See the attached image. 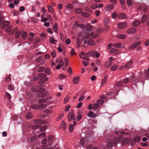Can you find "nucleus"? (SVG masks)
<instances>
[{
  "mask_svg": "<svg viewBox=\"0 0 149 149\" xmlns=\"http://www.w3.org/2000/svg\"><path fill=\"white\" fill-rule=\"evenodd\" d=\"M117 140H107V146L109 148H111L113 145L114 146L116 145V144H115L116 142H117Z\"/></svg>",
  "mask_w": 149,
  "mask_h": 149,
  "instance_id": "nucleus-1",
  "label": "nucleus"
},
{
  "mask_svg": "<svg viewBox=\"0 0 149 149\" xmlns=\"http://www.w3.org/2000/svg\"><path fill=\"white\" fill-rule=\"evenodd\" d=\"M68 120L70 121L72 119L76 120L75 117H74L73 112L72 111H70L68 115Z\"/></svg>",
  "mask_w": 149,
  "mask_h": 149,
  "instance_id": "nucleus-2",
  "label": "nucleus"
},
{
  "mask_svg": "<svg viewBox=\"0 0 149 149\" xmlns=\"http://www.w3.org/2000/svg\"><path fill=\"white\" fill-rule=\"evenodd\" d=\"M88 53V52L85 55V56H82L80 54H79V55L80 57L82 59L89 61L90 60V59L88 58V57H90L91 56H90V54Z\"/></svg>",
  "mask_w": 149,
  "mask_h": 149,
  "instance_id": "nucleus-3",
  "label": "nucleus"
},
{
  "mask_svg": "<svg viewBox=\"0 0 149 149\" xmlns=\"http://www.w3.org/2000/svg\"><path fill=\"white\" fill-rule=\"evenodd\" d=\"M90 54V56H94L95 55V57L97 58H98L100 56L99 53H97V52L94 51H91L88 52V54Z\"/></svg>",
  "mask_w": 149,
  "mask_h": 149,
  "instance_id": "nucleus-4",
  "label": "nucleus"
},
{
  "mask_svg": "<svg viewBox=\"0 0 149 149\" xmlns=\"http://www.w3.org/2000/svg\"><path fill=\"white\" fill-rule=\"evenodd\" d=\"M133 63L132 60L130 61L125 65V68L127 69H130L132 67V65Z\"/></svg>",
  "mask_w": 149,
  "mask_h": 149,
  "instance_id": "nucleus-5",
  "label": "nucleus"
},
{
  "mask_svg": "<svg viewBox=\"0 0 149 149\" xmlns=\"http://www.w3.org/2000/svg\"><path fill=\"white\" fill-rule=\"evenodd\" d=\"M121 134L119 135L118 136V140H125L124 139V138H126L125 137L126 136L128 135V134H125L124 132H122L121 133Z\"/></svg>",
  "mask_w": 149,
  "mask_h": 149,
  "instance_id": "nucleus-6",
  "label": "nucleus"
},
{
  "mask_svg": "<svg viewBox=\"0 0 149 149\" xmlns=\"http://www.w3.org/2000/svg\"><path fill=\"white\" fill-rule=\"evenodd\" d=\"M34 123L35 124L40 123L42 124H44L47 123V121H43L41 119H37L34 120Z\"/></svg>",
  "mask_w": 149,
  "mask_h": 149,
  "instance_id": "nucleus-7",
  "label": "nucleus"
},
{
  "mask_svg": "<svg viewBox=\"0 0 149 149\" xmlns=\"http://www.w3.org/2000/svg\"><path fill=\"white\" fill-rule=\"evenodd\" d=\"M141 44V42L139 41L133 43L131 46V49H133L138 46Z\"/></svg>",
  "mask_w": 149,
  "mask_h": 149,
  "instance_id": "nucleus-8",
  "label": "nucleus"
},
{
  "mask_svg": "<svg viewBox=\"0 0 149 149\" xmlns=\"http://www.w3.org/2000/svg\"><path fill=\"white\" fill-rule=\"evenodd\" d=\"M136 31V28L132 27L129 29L127 32L129 34H132L135 33Z\"/></svg>",
  "mask_w": 149,
  "mask_h": 149,
  "instance_id": "nucleus-9",
  "label": "nucleus"
},
{
  "mask_svg": "<svg viewBox=\"0 0 149 149\" xmlns=\"http://www.w3.org/2000/svg\"><path fill=\"white\" fill-rule=\"evenodd\" d=\"M126 23L125 22H122L119 24L118 25V28L120 29H123L126 27Z\"/></svg>",
  "mask_w": 149,
  "mask_h": 149,
  "instance_id": "nucleus-10",
  "label": "nucleus"
},
{
  "mask_svg": "<svg viewBox=\"0 0 149 149\" xmlns=\"http://www.w3.org/2000/svg\"><path fill=\"white\" fill-rule=\"evenodd\" d=\"M117 17L120 19H125L127 18L126 15L123 13H120L118 14Z\"/></svg>",
  "mask_w": 149,
  "mask_h": 149,
  "instance_id": "nucleus-11",
  "label": "nucleus"
},
{
  "mask_svg": "<svg viewBox=\"0 0 149 149\" xmlns=\"http://www.w3.org/2000/svg\"><path fill=\"white\" fill-rule=\"evenodd\" d=\"M112 64V62L105 61L104 63V67L106 68H109Z\"/></svg>",
  "mask_w": 149,
  "mask_h": 149,
  "instance_id": "nucleus-12",
  "label": "nucleus"
},
{
  "mask_svg": "<svg viewBox=\"0 0 149 149\" xmlns=\"http://www.w3.org/2000/svg\"><path fill=\"white\" fill-rule=\"evenodd\" d=\"M34 36V33L31 32L29 33V35L28 37V39L29 41H32L33 40V37Z\"/></svg>",
  "mask_w": 149,
  "mask_h": 149,
  "instance_id": "nucleus-13",
  "label": "nucleus"
},
{
  "mask_svg": "<svg viewBox=\"0 0 149 149\" xmlns=\"http://www.w3.org/2000/svg\"><path fill=\"white\" fill-rule=\"evenodd\" d=\"M48 80V78L47 77H44L41 78L40 79V81L39 83L40 84H43V83L46 81Z\"/></svg>",
  "mask_w": 149,
  "mask_h": 149,
  "instance_id": "nucleus-14",
  "label": "nucleus"
},
{
  "mask_svg": "<svg viewBox=\"0 0 149 149\" xmlns=\"http://www.w3.org/2000/svg\"><path fill=\"white\" fill-rule=\"evenodd\" d=\"M113 8V6L112 4L108 5L106 8V10L107 11H109L111 10Z\"/></svg>",
  "mask_w": 149,
  "mask_h": 149,
  "instance_id": "nucleus-15",
  "label": "nucleus"
},
{
  "mask_svg": "<svg viewBox=\"0 0 149 149\" xmlns=\"http://www.w3.org/2000/svg\"><path fill=\"white\" fill-rule=\"evenodd\" d=\"M141 22L139 20H136L133 23V26L136 27L138 26L140 24Z\"/></svg>",
  "mask_w": 149,
  "mask_h": 149,
  "instance_id": "nucleus-16",
  "label": "nucleus"
},
{
  "mask_svg": "<svg viewBox=\"0 0 149 149\" xmlns=\"http://www.w3.org/2000/svg\"><path fill=\"white\" fill-rule=\"evenodd\" d=\"M9 24V21H6L3 23V22L2 24V28L3 29H5L6 26H7Z\"/></svg>",
  "mask_w": 149,
  "mask_h": 149,
  "instance_id": "nucleus-17",
  "label": "nucleus"
},
{
  "mask_svg": "<svg viewBox=\"0 0 149 149\" xmlns=\"http://www.w3.org/2000/svg\"><path fill=\"white\" fill-rule=\"evenodd\" d=\"M57 26V24L56 23L54 24L53 26V29L54 31L56 33H58Z\"/></svg>",
  "mask_w": 149,
  "mask_h": 149,
  "instance_id": "nucleus-18",
  "label": "nucleus"
},
{
  "mask_svg": "<svg viewBox=\"0 0 149 149\" xmlns=\"http://www.w3.org/2000/svg\"><path fill=\"white\" fill-rule=\"evenodd\" d=\"M50 140H48V141H47V140H42V144H49V145L50 146L52 145V143L51 142V141H49ZM51 141V140H50Z\"/></svg>",
  "mask_w": 149,
  "mask_h": 149,
  "instance_id": "nucleus-19",
  "label": "nucleus"
},
{
  "mask_svg": "<svg viewBox=\"0 0 149 149\" xmlns=\"http://www.w3.org/2000/svg\"><path fill=\"white\" fill-rule=\"evenodd\" d=\"M46 101V100L43 97L39 99L38 100V102L39 103H44Z\"/></svg>",
  "mask_w": 149,
  "mask_h": 149,
  "instance_id": "nucleus-20",
  "label": "nucleus"
},
{
  "mask_svg": "<svg viewBox=\"0 0 149 149\" xmlns=\"http://www.w3.org/2000/svg\"><path fill=\"white\" fill-rule=\"evenodd\" d=\"M118 65H113L111 68V70L112 71H115L118 68Z\"/></svg>",
  "mask_w": 149,
  "mask_h": 149,
  "instance_id": "nucleus-21",
  "label": "nucleus"
},
{
  "mask_svg": "<svg viewBox=\"0 0 149 149\" xmlns=\"http://www.w3.org/2000/svg\"><path fill=\"white\" fill-rule=\"evenodd\" d=\"M79 80V77H74L73 79V82L74 84H76L78 83Z\"/></svg>",
  "mask_w": 149,
  "mask_h": 149,
  "instance_id": "nucleus-22",
  "label": "nucleus"
},
{
  "mask_svg": "<svg viewBox=\"0 0 149 149\" xmlns=\"http://www.w3.org/2000/svg\"><path fill=\"white\" fill-rule=\"evenodd\" d=\"M147 18V16L146 15H143L141 19V22L143 23H144L146 21Z\"/></svg>",
  "mask_w": 149,
  "mask_h": 149,
  "instance_id": "nucleus-23",
  "label": "nucleus"
},
{
  "mask_svg": "<svg viewBox=\"0 0 149 149\" xmlns=\"http://www.w3.org/2000/svg\"><path fill=\"white\" fill-rule=\"evenodd\" d=\"M99 37L98 34L95 35L93 32H92L91 35V37L93 38H96Z\"/></svg>",
  "mask_w": 149,
  "mask_h": 149,
  "instance_id": "nucleus-24",
  "label": "nucleus"
},
{
  "mask_svg": "<svg viewBox=\"0 0 149 149\" xmlns=\"http://www.w3.org/2000/svg\"><path fill=\"white\" fill-rule=\"evenodd\" d=\"M48 10L49 12L53 13L54 12V9L51 6L49 5L47 6Z\"/></svg>",
  "mask_w": 149,
  "mask_h": 149,
  "instance_id": "nucleus-25",
  "label": "nucleus"
},
{
  "mask_svg": "<svg viewBox=\"0 0 149 149\" xmlns=\"http://www.w3.org/2000/svg\"><path fill=\"white\" fill-rule=\"evenodd\" d=\"M27 35V33L26 32H23L22 34V38L24 39L25 40L26 39V36Z\"/></svg>",
  "mask_w": 149,
  "mask_h": 149,
  "instance_id": "nucleus-26",
  "label": "nucleus"
},
{
  "mask_svg": "<svg viewBox=\"0 0 149 149\" xmlns=\"http://www.w3.org/2000/svg\"><path fill=\"white\" fill-rule=\"evenodd\" d=\"M49 41L51 43L54 44L56 42V41L53 37H51L50 38Z\"/></svg>",
  "mask_w": 149,
  "mask_h": 149,
  "instance_id": "nucleus-27",
  "label": "nucleus"
},
{
  "mask_svg": "<svg viewBox=\"0 0 149 149\" xmlns=\"http://www.w3.org/2000/svg\"><path fill=\"white\" fill-rule=\"evenodd\" d=\"M107 76H105L104 77V79H103L102 80V82L101 83V84L102 85V86H103V84H105L107 81Z\"/></svg>",
  "mask_w": 149,
  "mask_h": 149,
  "instance_id": "nucleus-28",
  "label": "nucleus"
},
{
  "mask_svg": "<svg viewBox=\"0 0 149 149\" xmlns=\"http://www.w3.org/2000/svg\"><path fill=\"white\" fill-rule=\"evenodd\" d=\"M31 107L32 109H39V105L36 104H33L31 105Z\"/></svg>",
  "mask_w": 149,
  "mask_h": 149,
  "instance_id": "nucleus-29",
  "label": "nucleus"
},
{
  "mask_svg": "<svg viewBox=\"0 0 149 149\" xmlns=\"http://www.w3.org/2000/svg\"><path fill=\"white\" fill-rule=\"evenodd\" d=\"M47 126L46 125H44L42 127H41L40 128V131L43 132L45 130L47 127Z\"/></svg>",
  "mask_w": 149,
  "mask_h": 149,
  "instance_id": "nucleus-30",
  "label": "nucleus"
},
{
  "mask_svg": "<svg viewBox=\"0 0 149 149\" xmlns=\"http://www.w3.org/2000/svg\"><path fill=\"white\" fill-rule=\"evenodd\" d=\"M5 96L6 97L7 99L10 100L11 98V96L10 95L8 92H6Z\"/></svg>",
  "mask_w": 149,
  "mask_h": 149,
  "instance_id": "nucleus-31",
  "label": "nucleus"
},
{
  "mask_svg": "<svg viewBox=\"0 0 149 149\" xmlns=\"http://www.w3.org/2000/svg\"><path fill=\"white\" fill-rule=\"evenodd\" d=\"M123 85V82L122 81H119L117 82L116 84V86L117 87H120Z\"/></svg>",
  "mask_w": 149,
  "mask_h": 149,
  "instance_id": "nucleus-32",
  "label": "nucleus"
},
{
  "mask_svg": "<svg viewBox=\"0 0 149 149\" xmlns=\"http://www.w3.org/2000/svg\"><path fill=\"white\" fill-rule=\"evenodd\" d=\"M40 126V125L39 124H36L33 126L31 128L33 130H35L38 128Z\"/></svg>",
  "mask_w": 149,
  "mask_h": 149,
  "instance_id": "nucleus-33",
  "label": "nucleus"
},
{
  "mask_svg": "<svg viewBox=\"0 0 149 149\" xmlns=\"http://www.w3.org/2000/svg\"><path fill=\"white\" fill-rule=\"evenodd\" d=\"M75 12L77 13H81L83 11V10L81 8H77L75 9Z\"/></svg>",
  "mask_w": 149,
  "mask_h": 149,
  "instance_id": "nucleus-34",
  "label": "nucleus"
},
{
  "mask_svg": "<svg viewBox=\"0 0 149 149\" xmlns=\"http://www.w3.org/2000/svg\"><path fill=\"white\" fill-rule=\"evenodd\" d=\"M69 128V131L70 132H72L73 130L74 125L72 124H70Z\"/></svg>",
  "mask_w": 149,
  "mask_h": 149,
  "instance_id": "nucleus-35",
  "label": "nucleus"
},
{
  "mask_svg": "<svg viewBox=\"0 0 149 149\" xmlns=\"http://www.w3.org/2000/svg\"><path fill=\"white\" fill-rule=\"evenodd\" d=\"M8 88L10 90L13 91L14 90V86L10 84L8 86Z\"/></svg>",
  "mask_w": 149,
  "mask_h": 149,
  "instance_id": "nucleus-36",
  "label": "nucleus"
},
{
  "mask_svg": "<svg viewBox=\"0 0 149 149\" xmlns=\"http://www.w3.org/2000/svg\"><path fill=\"white\" fill-rule=\"evenodd\" d=\"M81 15L84 17H88L89 16L90 14L84 12L81 13Z\"/></svg>",
  "mask_w": 149,
  "mask_h": 149,
  "instance_id": "nucleus-37",
  "label": "nucleus"
},
{
  "mask_svg": "<svg viewBox=\"0 0 149 149\" xmlns=\"http://www.w3.org/2000/svg\"><path fill=\"white\" fill-rule=\"evenodd\" d=\"M21 34V32L19 31H18L16 32L15 33V37L16 38H18Z\"/></svg>",
  "mask_w": 149,
  "mask_h": 149,
  "instance_id": "nucleus-38",
  "label": "nucleus"
},
{
  "mask_svg": "<svg viewBox=\"0 0 149 149\" xmlns=\"http://www.w3.org/2000/svg\"><path fill=\"white\" fill-rule=\"evenodd\" d=\"M129 141L130 140H122V143L123 145L127 144L129 143Z\"/></svg>",
  "mask_w": 149,
  "mask_h": 149,
  "instance_id": "nucleus-39",
  "label": "nucleus"
},
{
  "mask_svg": "<svg viewBox=\"0 0 149 149\" xmlns=\"http://www.w3.org/2000/svg\"><path fill=\"white\" fill-rule=\"evenodd\" d=\"M45 133L43 132L40 134L38 136L39 139H41V137H44L45 136Z\"/></svg>",
  "mask_w": 149,
  "mask_h": 149,
  "instance_id": "nucleus-40",
  "label": "nucleus"
},
{
  "mask_svg": "<svg viewBox=\"0 0 149 149\" xmlns=\"http://www.w3.org/2000/svg\"><path fill=\"white\" fill-rule=\"evenodd\" d=\"M64 61H65V66L66 67H68V58H66L65 57L64 58Z\"/></svg>",
  "mask_w": 149,
  "mask_h": 149,
  "instance_id": "nucleus-41",
  "label": "nucleus"
},
{
  "mask_svg": "<svg viewBox=\"0 0 149 149\" xmlns=\"http://www.w3.org/2000/svg\"><path fill=\"white\" fill-rule=\"evenodd\" d=\"M11 81L10 76H8L5 78V81L6 82L9 83Z\"/></svg>",
  "mask_w": 149,
  "mask_h": 149,
  "instance_id": "nucleus-42",
  "label": "nucleus"
},
{
  "mask_svg": "<svg viewBox=\"0 0 149 149\" xmlns=\"http://www.w3.org/2000/svg\"><path fill=\"white\" fill-rule=\"evenodd\" d=\"M118 38L120 39H125L126 37V36L123 34H120L118 36Z\"/></svg>",
  "mask_w": 149,
  "mask_h": 149,
  "instance_id": "nucleus-43",
  "label": "nucleus"
},
{
  "mask_svg": "<svg viewBox=\"0 0 149 149\" xmlns=\"http://www.w3.org/2000/svg\"><path fill=\"white\" fill-rule=\"evenodd\" d=\"M89 44L91 45H95V43L94 42L93 40L91 39L89 40Z\"/></svg>",
  "mask_w": 149,
  "mask_h": 149,
  "instance_id": "nucleus-44",
  "label": "nucleus"
},
{
  "mask_svg": "<svg viewBox=\"0 0 149 149\" xmlns=\"http://www.w3.org/2000/svg\"><path fill=\"white\" fill-rule=\"evenodd\" d=\"M86 29L88 31H90L92 29L91 25L90 24H88L86 26Z\"/></svg>",
  "mask_w": 149,
  "mask_h": 149,
  "instance_id": "nucleus-45",
  "label": "nucleus"
},
{
  "mask_svg": "<svg viewBox=\"0 0 149 149\" xmlns=\"http://www.w3.org/2000/svg\"><path fill=\"white\" fill-rule=\"evenodd\" d=\"M26 117L28 119L31 118L32 117L31 113L30 112L28 113L26 115Z\"/></svg>",
  "mask_w": 149,
  "mask_h": 149,
  "instance_id": "nucleus-46",
  "label": "nucleus"
},
{
  "mask_svg": "<svg viewBox=\"0 0 149 149\" xmlns=\"http://www.w3.org/2000/svg\"><path fill=\"white\" fill-rule=\"evenodd\" d=\"M45 69V68L44 67H40L38 69V72H42Z\"/></svg>",
  "mask_w": 149,
  "mask_h": 149,
  "instance_id": "nucleus-47",
  "label": "nucleus"
},
{
  "mask_svg": "<svg viewBox=\"0 0 149 149\" xmlns=\"http://www.w3.org/2000/svg\"><path fill=\"white\" fill-rule=\"evenodd\" d=\"M121 44L120 43H118L116 44L113 45V47H114L119 48L120 47Z\"/></svg>",
  "mask_w": 149,
  "mask_h": 149,
  "instance_id": "nucleus-48",
  "label": "nucleus"
},
{
  "mask_svg": "<svg viewBox=\"0 0 149 149\" xmlns=\"http://www.w3.org/2000/svg\"><path fill=\"white\" fill-rule=\"evenodd\" d=\"M67 8L71 10L73 8V6L72 4H69L67 5Z\"/></svg>",
  "mask_w": 149,
  "mask_h": 149,
  "instance_id": "nucleus-49",
  "label": "nucleus"
},
{
  "mask_svg": "<svg viewBox=\"0 0 149 149\" xmlns=\"http://www.w3.org/2000/svg\"><path fill=\"white\" fill-rule=\"evenodd\" d=\"M31 90L34 92H37L38 91V89L37 88L32 87L31 88Z\"/></svg>",
  "mask_w": 149,
  "mask_h": 149,
  "instance_id": "nucleus-50",
  "label": "nucleus"
},
{
  "mask_svg": "<svg viewBox=\"0 0 149 149\" xmlns=\"http://www.w3.org/2000/svg\"><path fill=\"white\" fill-rule=\"evenodd\" d=\"M38 76L39 77L44 78L47 75L44 73H40L38 74Z\"/></svg>",
  "mask_w": 149,
  "mask_h": 149,
  "instance_id": "nucleus-51",
  "label": "nucleus"
},
{
  "mask_svg": "<svg viewBox=\"0 0 149 149\" xmlns=\"http://www.w3.org/2000/svg\"><path fill=\"white\" fill-rule=\"evenodd\" d=\"M91 8L93 9H95L97 8V5L95 4L93 5H91Z\"/></svg>",
  "mask_w": 149,
  "mask_h": 149,
  "instance_id": "nucleus-52",
  "label": "nucleus"
},
{
  "mask_svg": "<svg viewBox=\"0 0 149 149\" xmlns=\"http://www.w3.org/2000/svg\"><path fill=\"white\" fill-rule=\"evenodd\" d=\"M118 49L115 48H113L110 50V52L111 53H113L117 51Z\"/></svg>",
  "mask_w": 149,
  "mask_h": 149,
  "instance_id": "nucleus-53",
  "label": "nucleus"
},
{
  "mask_svg": "<svg viewBox=\"0 0 149 149\" xmlns=\"http://www.w3.org/2000/svg\"><path fill=\"white\" fill-rule=\"evenodd\" d=\"M118 15L116 12H114L112 15V17L113 19H115L116 17H117Z\"/></svg>",
  "mask_w": 149,
  "mask_h": 149,
  "instance_id": "nucleus-54",
  "label": "nucleus"
},
{
  "mask_svg": "<svg viewBox=\"0 0 149 149\" xmlns=\"http://www.w3.org/2000/svg\"><path fill=\"white\" fill-rule=\"evenodd\" d=\"M98 107V105L97 103H95L93 104V109L94 110L96 109Z\"/></svg>",
  "mask_w": 149,
  "mask_h": 149,
  "instance_id": "nucleus-55",
  "label": "nucleus"
},
{
  "mask_svg": "<svg viewBox=\"0 0 149 149\" xmlns=\"http://www.w3.org/2000/svg\"><path fill=\"white\" fill-rule=\"evenodd\" d=\"M131 78L132 80L134 81L135 83H136L137 82V78L135 76H132L131 77Z\"/></svg>",
  "mask_w": 149,
  "mask_h": 149,
  "instance_id": "nucleus-56",
  "label": "nucleus"
},
{
  "mask_svg": "<svg viewBox=\"0 0 149 149\" xmlns=\"http://www.w3.org/2000/svg\"><path fill=\"white\" fill-rule=\"evenodd\" d=\"M55 139V137L52 135L49 136L48 137V140H53Z\"/></svg>",
  "mask_w": 149,
  "mask_h": 149,
  "instance_id": "nucleus-57",
  "label": "nucleus"
},
{
  "mask_svg": "<svg viewBox=\"0 0 149 149\" xmlns=\"http://www.w3.org/2000/svg\"><path fill=\"white\" fill-rule=\"evenodd\" d=\"M60 38L62 41H64V37L63 35L61 33H60Z\"/></svg>",
  "mask_w": 149,
  "mask_h": 149,
  "instance_id": "nucleus-58",
  "label": "nucleus"
},
{
  "mask_svg": "<svg viewBox=\"0 0 149 149\" xmlns=\"http://www.w3.org/2000/svg\"><path fill=\"white\" fill-rule=\"evenodd\" d=\"M42 58L41 56H40L38 57L36 60V61L38 62H40L42 61Z\"/></svg>",
  "mask_w": 149,
  "mask_h": 149,
  "instance_id": "nucleus-59",
  "label": "nucleus"
},
{
  "mask_svg": "<svg viewBox=\"0 0 149 149\" xmlns=\"http://www.w3.org/2000/svg\"><path fill=\"white\" fill-rule=\"evenodd\" d=\"M88 116H90L92 118H95L96 117V114L93 112V114L92 115H88Z\"/></svg>",
  "mask_w": 149,
  "mask_h": 149,
  "instance_id": "nucleus-60",
  "label": "nucleus"
},
{
  "mask_svg": "<svg viewBox=\"0 0 149 149\" xmlns=\"http://www.w3.org/2000/svg\"><path fill=\"white\" fill-rule=\"evenodd\" d=\"M3 18L1 17H0V28H1L3 24Z\"/></svg>",
  "mask_w": 149,
  "mask_h": 149,
  "instance_id": "nucleus-61",
  "label": "nucleus"
},
{
  "mask_svg": "<svg viewBox=\"0 0 149 149\" xmlns=\"http://www.w3.org/2000/svg\"><path fill=\"white\" fill-rule=\"evenodd\" d=\"M145 136H146L147 138L146 137H143L142 139V140H147V139H149V134H147L145 135Z\"/></svg>",
  "mask_w": 149,
  "mask_h": 149,
  "instance_id": "nucleus-62",
  "label": "nucleus"
},
{
  "mask_svg": "<svg viewBox=\"0 0 149 149\" xmlns=\"http://www.w3.org/2000/svg\"><path fill=\"white\" fill-rule=\"evenodd\" d=\"M70 54L71 55H75V54H77V53L75 52L74 50V49L73 48L72 49L71 52H70Z\"/></svg>",
  "mask_w": 149,
  "mask_h": 149,
  "instance_id": "nucleus-63",
  "label": "nucleus"
},
{
  "mask_svg": "<svg viewBox=\"0 0 149 149\" xmlns=\"http://www.w3.org/2000/svg\"><path fill=\"white\" fill-rule=\"evenodd\" d=\"M68 72L70 74H72V71L71 67H69L68 70Z\"/></svg>",
  "mask_w": 149,
  "mask_h": 149,
  "instance_id": "nucleus-64",
  "label": "nucleus"
}]
</instances>
